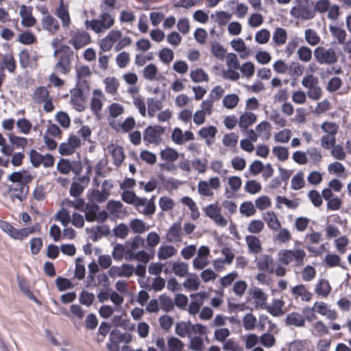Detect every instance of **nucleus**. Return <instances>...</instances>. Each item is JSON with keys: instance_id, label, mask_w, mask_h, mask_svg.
Returning <instances> with one entry per match:
<instances>
[{"instance_id": "nucleus-1", "label": "nucleus", "mask_w": 351, "mask_h": 351, "mask_svg": "<svg viewBox=\"0 0 351 351\" xmlns=\"http://www.w3.org/2000/svg\"><path fill=\"white\" fill-rule=\"evenodd\" d=\"M117 0H101L99 4L101 14L98 19L86 20L85 25L87 29L96 34L106 32L110 29L115 23L113 15L110 14L117 8Z\"/></svg>"}, {"instance_id": "nucleus-2", "label": "nucleus", "mask_w": 351, "mask_h": 351, "mask_svg": "<svg viewBox=\"0 0 351 351\" xmlns=\"http://www.w3.org/2000/svg\"><path fill=\"white\" fill-rule=\"evenodd\" d=\"M290 14L295 19L308 21L315 16V10L309 0H294V4L290 10Z\"/></svg>"}, {"instance_id": "nucleus-3", "label": "nucleus", "mask_w": 351, "mask_h": 351, "mask_svg": "<svg viewBox=\"0 0 351 351\" xmlns=\"http://www.w3.org/2000/svg\"><path fill=\"white\" fill-rule=\"evenodd\" d=\"M279 261L284 265H288L293 263L298 267H302L306 256L305 251L302 248L295 247L293 250H282L279 252Z\"/></svg>"}, {"instance_id": "nucleus-4", "label": "nucleus", "mask_w": 351, "mask_h": 351, "mask_svg": "<svg viewBox=\"0 0 351 351\" xmlns=\"http://www.w3.org/2000/svg\"><path fill=\"white\" fill-rule=\"evenodd\" d=\"M314 57L320 64L332 65L338 61V56L333 48L317 47L314 50Z\"/></svg>"}, {"instance_id": "nucleus-5", "label": "nucleus", "mask_w": 351, "mask_h": 351, "mask_svg": "<svg viewBox=\"0 0 351 351\" xmlns=\"http://www.w3.org/2000/svg\"><path fill=\"white\" fill-rule=\"evenodd\" d=\"M302 86L307 88V95L313 100H318L322 94L318 78L313 74L305 75L302 80Z\"/></svg>"}, {"instance_id": "nucleus-6", "label": "nucleus", "mask_w": 351, "mask_h": 351, "mask_svg": "<svg viewBox=\"0 0 351 351\" xmlns=\"http://www.w3.org/2000/svg\"><path fill=\"white\" fill-rule=\"evenodd\" d=\"M32 99L37 104H43V110L46 112H51L55 108L52 98L49 96V92L45 86L36 88L32 95Z\"/></svg>"}, {"instance_id": "nucleus-7", "label": "nucleus", "mask_w": 351, "mask_h": 351, "mask_svg": "<svg viewBox=\"0 0 351 351\" xmlns=\"http://www.w3.org/2000/svg\"><path fill=\"white\" fill-rule=\"evenodd\" d=\"M69 44L72 45L75 50H79L91 42V37L88 32L84 29L71 30L69 32Z\"/></svg>"}, {"instance_id": "nucleus-8", "label": "nucleus", "mask_w": 351, "mask_h": 351, "mask_svg": "<svg viewBox=\"0 0 351 351\" xmlns=\"http://www.w3.org/2000/svg\"><path fill=\"white\" fill-rule=\"evenodd\" d=\"M82 146L81 139L76 135H69L66 142L61 143L58 147V152L62 156H70L76 152Z\"/></svg>"}, {"instance_id": "nucleus-9", "label": "nucleus", "mask_w": 351, "mask_h": 351, "mask_svg": "<svg viewBox=\"0 0 351 351\" xmlns=\"http://www.w3.org/2000/svg\"><path fill=\"white\" fill-rule=\"evenodd\" d=\"M221 186V182L217 177L210 178L208 182L201 180L197 184V191L202 196L211 197L214 195L213 190H217Z\"/></svg>"}, {"instance_id": "nucleus-10", "label": "nucleus", "mask_w": 351, "mask_h": 351, "mask_svg": "<svg viewBox=\"0 0 351 351\" xmlns=\"http://www.w3.org/2000/svg\"><path fill=\"white\" fill-rule=\"evenodd\" d=\"M165 129L160 125L148 126L144 131L143 140L149 144L159 145L162 141V136Z\"/></svg>"}, {"instance_id": "nucleus-11", "label": "nucleus", "mask_w": 351, "mask_h": 351, "mask_svg": "<svg viewBox=\"0 0 351 351\" xmlns=\"http://www.w3.org/2000/svg\"><path fill=\"white\" fill-rule=\"evenodd\" d=\"M155 196L147 200L146 198L136 197L134 206L138 211L145 215L151 216L156 211V205L154 202Z\"/></svg>"}, {"instance_id": "nucleus-12", "label": "nucleus", "mask_w": 351, "mask_h": 351, "mask_svg": "<svg viewBox=\"0 0 351 351\" xmlns=\"http://www.w3.org/2000/svg\"><path fill=\"white\" fill-rule=\"evenodd\" d=\"M29 183L12 184L9 186V193L12 201L19 200L21 202L26 199L27 194L29 192Z\"/></svg>"}, {"instance_id": "nucleus-13", "label": "nucleus", "mask_w": 351, "mask_h": 351, "mask_svg": "<svg viewBox=\"0 0 351 351\" xmlns=\"http://www.w3.org/2000/svg\"><path fill=\"white\" fill-rule=\"evenodd\" d=\"M221 208L217 204L208 205L205 208L206 215L221 227L227 225L226 219L221 215Z\"/></svg>"}, {"instance_id": "nucleus-14", "label": "nucleus", "mask_w": 351, "mask_h": 351, "mask_svg": "<svg viewBox=\"0 0 351 351\" xmlns=\"http://www.w3.org/2000/svg\"><path fill=\"white\" fill-rule=\"evenodd\" d=\"M71 104L77 111L82 112L85 110V96L82 89L75 88L71 92Z\"/></svg>"}, {"instance_id": "nucleus-15", "label": "nucleus", "mask_w": 351, "mask_h": 351, "mask_svg": "<svg viewBox=\"0 0 351 351\" xmlns=\"http://www.w3.org/2000/svg\"><path fill=\"white\" fill-rule=\"evenodd\" d=\"M54 14L60 19L64 28H68L70 26L71 19L69 12V5L64 4L63 0H60Z\"/></svg>"}, {"instance_id": "nucleus-16", "label": "nucleus", "mask_w": 351, "mask_h": 351, "mask_svg": "<svg viewBox=\"0 0 351 351\" xmlns=\"http://www.w3.org/2000/svg\"><path fill=\"white\" fill-rule=\"evenodd\" d=\"M41 25L43 29L51 34H56L60 29L58 21L49 14L42 18Z\"/></svg>"}, {"instance_id": "nucleus-17", "label": "nucleus", "mask_w": 351, "mask_h": 351, "mask_svg": "<svg viewBox=\"0 0 351 351\" xmlns=\"http://www.w3.org/2000/svg\"><path fill=\"white\" fill-rule=\"evenodd\" d=\"M19 14L21 16V24L25 27H31L36 25V20L32 16V8L22 5L20 7Z\"/></svg>"}, {"instance_id": "nucleus-18", "label": "nucleus", "mask_w": 351, "mask_h": 351, "mask_svg": "<svg viewBox=\"0 0 351 351\" xmlns=\"http://www.w3.org/2000/svg\"><path fill=\"white\" fill-rule=\"evenodd\" d=\"M67 53H63L59 57V60L55 65V70L64 75H67L71 71V55Z\"/></svg>"}, {"instance_id": "nucleus-19", "label": "nucleus", "mask_w": 351, "mask_h": 351, "mask_svg": "<svg viewBox=\"0 0 351 351\" xmlns=\"http://www.w3.org/2000/svg\"><path fill=\"white\" fill-rule=\"evenodd\" d=\"M195 136L191 131H186L183 133L179 128L173 129L171 133V140L177 145H182L186 141L194 140Z\"/></svg>"}, {"instance_id": "nucleus-20", "label": "nucleus", "mask_w": 351, "mask_h": 351, "mask_svg": "<svg viewBox=\"0 0 351 351\" xmlns=\"http://www.w3.org/2000/svg\"><path fill=\"white\" fill-rule=\"evenodd\" d=\"M275 263L274 258L268 254L261 256L256 262L257 268L270 274L274 271Z\"/></svg>"}, {"instance_id": "nucleus-21", "label": "nucleus", "mask_w": 351, "mask_h": 351, "mask_svg": "<svg viewBox=\"0 0 351 351\" xmlns=\"http://www.w3.org/2000/svg\"><path fill=\"white\" fill-rule=\"evenodd\" d=\"M166 239L171 243H179L182 241V227L180 223H174L169 228L166 234Z\"/></svg>"}, {"instance_id": "nucleus-22", "label": "nucleus", "mask_w": 351, "mask_h": 351, "mask_svg": "<svg viewBox=\"0 0 351 351\" xmlns=\"http://www.w3.org/2000/svg\"><path fill=\"white\" fill-rule=\"evenodd\" d=\"M245 243L248 247V252L251 254H258L263 251L261 240L254 235L246 236Z\"/></svg>"}, {"instance_id": "nucleus-23", "label": "nucleus", "mask_w": 351, "mask_h": 351, "mask_svg": "<svg viewBox=\"0 0 351 351\" xmlns=\"http://www.w3.org/2000/svg\"><path fill=\"white\" fill-rule=\"evenodd\" d=\"M191 297L193 298L191 302L188 311L191 315H196L203 304L204 299V293H198L195 294L191 295Z\"/></svg>"}, {"instance_id": "nucleus-24", "label": "nucleus", "mask_w": 351, "mask_h": 351, "mask_svg": "<svg viewBox=\"0 0 351 351\" xmlns=\"http://www.w3.org/2000/svg\"><path fill=\"white\" fill-rule=\"evenodd\" d=\"M292 295L295 298H301L302 300L308 302L312 299L313 294L304 285H296L291 289Z\"/></svg>"}, {"instance_id": "nucleus-25", "label": "nucleus", "mask_w": 351, "mask_h": 351, "mask_svg": "<svg viewBox=\"0 0 351 351\" xmlns=\"http://www.w3.org/2000/svg\"><path fill=\"white\" fill-rule=\"evenodd\" d=\"M285 323L289 326L303 327L305 325V318L299 313L292 312L287 315L285 319Z\"/></svg>"}, {"instance_id": "nucleus-26", "label": "nucleus", "mask_w": 351, "mask_h": 351, "mask_svg": "<svg viewBox=\"0 0 351 351\" xmlns=\"http://www.w3.org/2000/svg\"><path fill=\"white\" fill-rule=\"evenodd\" d=\"M102 92L99 89L93 90V97L90 100V108L91 110L95 113H99L103 107V103L101 98L103 97Z\"/></svg>"}, {"instance_id": "nucleus-27", "label": "nucleus", "mask_w": 351, "mask_h": 351, "mask_svg": "<svg viewBox=\"0 0 351 351\" xmlns=\"http://www.w3.org/2000/svg\"><path fill=\"white\" fill-rule=\"evenodd\" d=\"M287 40V32L282 27H277L274 32L272 40L276 46L284 45Z\"/></svg>"}, {"instance_id": "nucleus-28", "label": "nucleus", "mask_w": 351, "mask_h": 351, "mask_svg": "<svg viewBox=\"0 0 351 351\" xmlns=\"http://www.w3.org/2000/svg\"><path fill=\"white\" fill-rule=\"evenodd\" d=\"M217 133V129L215 126H208L202 128L198 134L202 138L206 139V145L210 146L211 141L209 138L214 139Z\"/></svg>"}, {"instance_id": "nucleus-29", "label": "nucleus", "mask_w": 351, "mask_h": 351, "mask_svg": "<svg viewBox=\"0 0 351 351\" xmlns=\"http://www.w3.org/2000/svg\"><path fill=\"white\" fill-rule=\"evenodd\" d=\"M0 228L14 239L19 240L20 229H16L11 223L5 221H0Z\"/></svg>"}, {"instance_id": "nucleus-30", "label": "nucleus", "mask_w": 351, "mask_h": 351, "mask_svg": "<svg viewBox=\"0 0 351 351\" xmlns=\"http://www.w3.org/2000/svg\"><path fill=\"white\" fill-rule=\"evenodd\" d=\"M0 228L14 239L19 240L20 229H16L11 223L5 221H0Z\"/></svg>"}, {"instance_id": "nucleus-31", "label": "nucleus", "mask_w": 351, "mask_h": 351, "mask_svg": "<svg viewBox=\"0 0 351 351\" xmlns=\"http://www.w3.org/2000/svg\"><path fill=\"white\" fill-rule=\"evenodd\" d=\"M9 180L12 182L13 184L30 183L33 180V177L29 173L23 175L20 171H15L10 175Z\"/></svg>"}, {"instance_id": "nucleus-32", "label": "nucleus", "mask_w": 351, "mask_h": 351, "mask_svg": "<svg viewBox=\"0 0 351 351\" xmlns=\"http://www.w3.org/2000/svg\"><path fill=\"white\" fill-rule=\"evenodd\" d=\"M331 287L328 280L320 279L315 285V293L324 298H326L330 293Z\"/></svg>"}, {"instance_id": "nucleus-33", "label": "nucleus", "mask_w": 351, "mask_h": 351, "mask_svg": "<svg viewBox=\"0 0 351 351\" xmlns=\"http://www.w3.org/2000/svg\"><path fill=\"white\" fill-rule=\"evenodd\" d=\"M147 103V112L150 117H154L156 112L162 108V101L156 98H148Z\"/></svg>"}, {"instance_id": "nucleus-34", "label": "nucleus", "mask_w": 351, "mask_h": 351, "mask_svg": "<svg viewBox=\"0 0 351 351\" xmlns=\"http://www.w3.org/2000/svg\"><path fill=\"white\" fill-rule=\"evenodd\" d=\"M177 250L172 245H162L158 250V258L160 260H166L174 256Z\"/></svg>"}, {"instance_id": "nucleus-35", "label": "nucleus", "mask_w": 351, "mask_h": 351, "mask_svg": "<svg viewBox=\"0 0 351 351\" xmlns=\"http://www.w3.org/2000/svg\"><path fill=\"white\" fill-rule=\"evenodd\" d=\"M285 302L282 300H274L271 306H268L267 311L273 316H280L284 314L282 311Z\"/></svg>"}, {"instance_id": "nucleus-36", "label": "nucleus", "mask_w": 351, "mask_h": 351, "mask_svg": "<svg viewBox=\"0 0 351 351\" xmlns=\"http://www.w3.org/2000/svg\"><path fill=\"white\" fill-rule=\"evenodd\" d=\"M158 300L160 308L165 313L171 312L174 309V302L169 296L162 294L159 296Z\"/></svg>"}, {"instance_id": "nucleus-37", "label": "nucleus", "mask_w": 351, "mask_h": 351, "mask_svg": "<svg viewBox=\"0 0 351 351\" xmlns=\"http://www.w3.org/2000/svg\"><path fill=\"white\" fill-rule=\"evenodd\" d=\"M252 298L254 300L256 306L263 308L265 306L267 296L259 288H255L252 292Z\"/></svg>"}, {"instance_id": "nucleus-38", "label": "nucleus", "mask_w": 351, "mask_h": 351, "mask_svg": "<svg viewBox=\"0 0 351 351\" xmlns=\"http://www.w3.org/2000/svg\"><path fill=\"white\" fill-rule=\"evenodd\" d=\"M4 67L10 72L14 73L16 69V61L12 53H6L2 58Z\"/></svg>"}, {"instance_id": "nucleus-39", "label": "nucleus", "mask_w": 351, "mask_h": 351, "mask_svg": "<svg viewBox=\"0 0 351 351\" xmlns=\"http://www.w3.org/2000/svg\"><path fill=\"white\" fill-rule=\"evenodd\" d=\"M256 120V115L252 112H245L239 119V125L240 128L246 129L252 125Z\"/></svg>"}, {"instance_id": "nucleus-40", "label": "nucleus", "mask_w": 351, "mask_h": 351, "mask_svg": "<svg viewBox=\"0 0 351 351\" xmlns=\"http://www.w3.org/2000/svg\"><path fill=\"white\" fill-rule=\"evenodd\" d=\"M199 285V279L195 274H191L183 283L184 287L190 291L197 290Z\"/></svg>"}, {"instance_id": "nucleus-41", "label": "nucleus", "mask_w": 351, "mask_h": 351, "mask_svg": "<svg viewBox=\"0 0 351 351\" xmlns=\"http://www.w3.org/2000/svg\"><path fill=\"white\" fill-rule=\"evenodd\" d=\"M110 152L114 160V164L117 167L120 166L125 159L123 148L121 146L117 145L112 147Z\"/></svg>"}, {"instance_id": "nucleus-42", "label": "nucleus", "mask_w": 351, "mask_h": 351, "mask_svg": "<svg viewBox=\"0 0 351 351\" xmlns=\"http://www.w3.org/2000/svg\"><path fill=\"white\" fill-rule=\"evenodd\" d=\"M9 141L11 143V146L14 148H22L24 149L27 147L28 141L25 137L18 136L14 134H8Z\"/></svg>"}, {"instance_id": "nucleus-43", "label": "nucleus", "mask_w": 351, "mask_h": 351, "mask_svg": "<svg viewBox=\"0 0 351 351\" xmlns=\"http://www.w3.org/2000/svg\"><path fill=\"white\" fill-rule=\"evenodd\" d=\"M99 207L97 204H87L85 209V218L87 221H95L97 219V213Z\"/></svg>"}, {"instance_id": "nucleus-44", "label": "nucleus", "mask_w": 351, "mask_h": 351, "mask_svg": "<svg viewBox=\"0 0 351 351\" xmlns=\"http://www.w3.org/2000/svg\"><path fill=\"white\" fill-rule=\"evenodd\" d=\"M269 228L274 230H278L280 228L281 224L274 212H268L264 217Z\"/></svg>"}, {"instance_id": "nucleus-45", "label": "nucleus", "mask_w": 351, "mask_h": 351, "mask_svg": "<svg viewBox=\"0 0 351 351\" xmlns=\"http://www.w3.org/2000/svg\"><path fill=\"white\" fill-rule=\"evenodd\" d=\"M18 41L21 44L29 45L37 42L36 36L29 31L21 33L18 36Z\"/></svg>"}, {"instance_id": "nucleus-46", "label": "nucleus", "mask_w": 351, "mask_h": 351, "mask_svg": "<svg viewBox=\"0 0 351 351\" xmlns=\"http://www.w3.org/2000/svg\"><path fill=\"white\" fill-rule=\"evenodd\" d=\"M247 285L246 282L244 280H240L236 281L234 283L232 288L230 290V291H232L237 298H241L245 294V293L247 290Z\"/></svg>"}, {"instance_id": "nucleus-47", "label": "nucleus", "mask_w": 351, "mask_h": 351, "mask_svg": "<svg viewBox=\"0 0 351 351\" xmlns=\"http://www.w3.org/2000/svg\"><path fill=\"white\" fill-rule=\"evenodd\" d=\"M171 269L173 272L179 277H184L188 273L189 265L184 262H174Z\"/></svg>"}, {"instance_id": "nucleus-48", "label": "nucleus", "mask_w": 351, "mask_h": 351, "mask_svg": "<svg viewBox=\"0 0 351 351\" xmlns=\"http://www.w3.org/2000/svg\"><path fill=\"white\" fill-rule=\"evenodd\" d=\"M167 351H182L184 344L177 337H170L167 339Z\"/></svg>"}, {"instance_id": "nucleus-49", "label": "nucleus", "mask_w": 351, "mask_h": 351, "mask_svg": "<svg viewBox=\"0 0 351 351\" xmlns=\"http://www.w3.org/2000/svg\"><path fill=\"white\" fill-rule=\"evenodd\" d=\"M160 157L164 160L172 162L178 158L179 154L174 149L167 147L160 152Z\"/></svg>"}, {"instance_id": "nucleus-50", "label": "nucleus", "mask_w": 351, "mask_h": 351, "mask_svg": "<svg viewBox=\"0 0 351 351\" xmlns=\"http://www.w3.org/2000/svg\"><path fill=\"white\" fill-rule=\"evenodd\" d=\"M330 32L333 37H335L339 44H343L346 38V32L344 29L337 26H330Z\"/></svg>"}, {"instance_id": "nucleus-51", "label": "nucleus", "mask_w": 351, "mask_h": 351, "mask_svg": "<svg viewBox=\"0 0 351 351\" xmlns=\"http://www.w3.org/2000/svg\"><path fill=\"white\" fill-rule=\"evenodd\" d=\"M189 326L190 322H179L176 325L175 332L180 337H189Z\"/></svg>"}, {"instance_id": "nucleus-52", "label": "nucleus", "mask_w": 351, "mask_h": 351, "mask_svg": "<svg viewBox=\"0 0 351 351\" xmlns=\"http://www.w3.org/2000/svg\"><path fill=\"white\" fill-rule=\"evenodd\" d=\"M111 325L106 322L101 323L97 335V341L98 343H102L107 335L110 332Z\"/></svg>"}, {"instance_id": "nucleus-53", "label": "nucleus", "mask_w": 351, "mask_h": 351, "mask_svg": "<svg viewBox=\"0 0 351 351\" xmlns=\"http://www.w3.org/2000/svg\"><path fill=\"white\" fill-rule=\"evenodd\" d=\"M89 200L92 204L101 203L108 199V195L98 189H93L88 195Z\"/></svg>"}, {"instance_id": "nucleus-54", "label": "nucleus", "mask_w": 351, "mask_h": 351, "mask_svg": "<svg viewBox=\"0 0 351 351\" xmlns=\"http://www.w3.org/2000/svg\"><path fill=\"white\" fill-rule=\"evenodd\" d=\"M306 41L312 46H315L319 43L321 38L317 33L312 29H307L305 31Z\"/></svg>"}, {"instance_id": "nucleus-55", "label": "nucleus", "mask_w": 351, "mask_h": 351, "mask_svg": "<svg viewBox=\"0 0 351 351\" xmlns=\"http://www.w3.org/2000/svg\"><path fill=\"white\" fill-rule=\"evenodd\" d=\"M239 136L234 132L226 134L222 139L223 144L226 147L235 148L237 145Z\"/></svg>"}, {"instance_id": "nucleus-56", "label": "nucleus", "mask_w": 351, "mask_h": 351, "mask_svg": "<svg viewBox=\"0 0 351 351\" xmlns=\"http://www.w3.org/2000/svg\"><path fill=\"white\" fill-rule=\"evenodd\" d=\"M271 124L268 121H263L256 127V130L259 136L269 138L270 137Z\"/></svg>"}, {"instance_id": "nucleus-57", "label": "nucleus", "mask_w": 351, "mask_h": 351, "mask_svg": "<svg viewBox=\"0 0 351 351\" xmlns=\"http://www.w3.org/2000/svg\"><path fill=\"white\" fill-rule=\"evenodd\" d=\"M264 228L265 224L261 220L254 219L249 223L247 230L250 233L258 234L263 230Z\"/></svg>"}, {"instance_id": "nucleus-58", "label": "nucleus", "mask_w": 351, "mask_h": 351, "mask_svg": "<svg viewBox=\"0 0 351 351\" xmlns=\"http://www.w3.org/2000/svg\"><path fill=\"white\" fill-rule=\"evenodd\" d=\"M41 226L39 223H36L31 227L21 228L19 240H23V239L27 237L29 234H34L35 232H39Z\"/></svg>"}, {"instance_id": "nucleus-59", "label": "nucleus", "mask_w": 351, "mask_h": 351, "mask_svg": "<svg viewBox=\"0 0 351 351\" xmlns=\"http://www.w3.org/2000/svg\"><path fill=\"white\" fill-rule=\"evenodd\" d=\"M239 277V274L236 271H233L219 280L220 285L222 288H226L230 287L233 282Z\"/></svg>"}, {"instance_id": "nucleus-60", "label": "nucleus", "mask_w": 351, "mask_h": 351, "mask_svg": "<svg viewBox=\"0 0 351 351\" xmlns=\"http://www.w3.org/2000/svg\"><path fill=\"white\" fill-rule=\"evenodd\" d=\"M304 185V173L299 171L291 179V188L293 190H299L302 189Z\"/></svg>"}, {"instance_id": "nucleus-61", "label": "nucleus", "mask_w": 351, "mask_h": 351, "mask_svg": "<svg viewBox=\"0 0 351 351\" xmlns=\"http://www.w3.org/2000/svg\"><path fill=\"white\" fill-rule=\"evenodd\" d=\"M19 63L23 69H26L31 65L30 52L28 49L21 50L19 54Z\"/></svg>"}, {"instance_id": "nucleus-62", "label": "nucleus", "mask_w": 351, "mask_h": 351, "mask_svg": "<svg viewBox=\"0 0 351 351\" xmlns=\"http://www.w3.org/2000/svg\"><path fill=\"white\" fill-rule=\"evenodd\" d=\"M158 73V69L154 64H149L146 66L143 70V77L149 81H153L156 79Z\"/></svg>"}, {"instance_id": "nucleus-63", "label": "nucleus", "mask_w": 351, "mask_h": 351, "mask_svg": "<svg viewBox=\"0 0 351 351\" xmlns=\"http://www.w3.org/2000/svg\"><path fill=\"white\" fill-rule=\"evenodd\" d=\"M191 77L194 82H208L209 80L208 74L202 69H197L195 71H192Z\"/></svg>"}, {"instance_id": "nucleus-64", "label": "nucleus", "mask_w": 351, "mask_h": 351, "mask_svg": "<svg viewBox=\"0 0 351 351\" xmlns=\"http://www.w3.org/2000/svg\"><path fill=\"white\" fill-rule=\"evenodd\" d=\"M244 189L248 193L256 194L261 191V184L255 180H250L246 182Z\"/></svg>"}]
</instances>
